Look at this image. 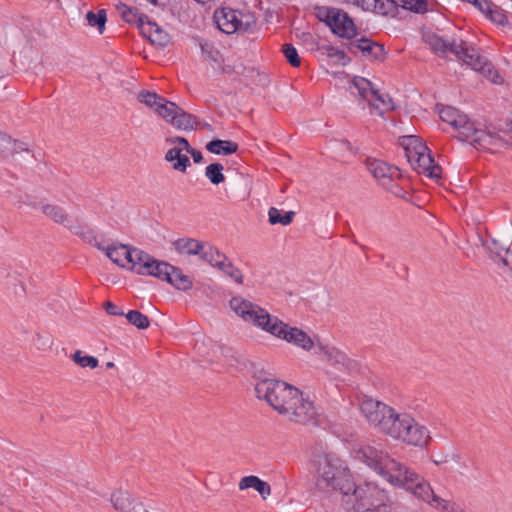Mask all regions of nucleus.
<instances>
[{"mask_svg":"<svg viewBox=\"0 0 512 512\" xmlns=\"http://www.w3.org/2000/svg\"><path fill=\"white\" fill-rule=\"evenodd\" d=\"M355 458L382 476L391 485L410 491L418 499L433 507L437 496L430 483L416 472L389 457L386 452L366 445L355 451Z\"/></svg>","mask_w":512,"mask_h":512,"instance_id":"f257e3e1","label":"nucleus"},{"mask_svg":"<svg viewBox=\"0 0 512 512\" xmlns=\"http://www.w3.org/2000/svg\"><path fill=\"white\" fill-rule=\"evenodd\" d=\"M423 40L438 56L446 58L449 54H453L458 60L471 66L473 70L481 73L492 83L501 84L503 82L502 77L493 65L486 58L479 55L474 48L469 47L466 42L449 41L430 31L423 34Z\"/></svg>","mask_w":512,"mask_h":512,"instance_id":"f03ea898","label":"nucleus"},{"mask_svg":"<svg viewBox=\"0 0 512 512\" xmlns=\"http://www.w3.org/2000/svg\"><path fill=\"white\" fill-rule=\"evenodd\" d=\"M360 411L366 421L384 435L399 441L411 418L407 412H398L384 402L367 398L360 405Z\"/></svg>","mask_w":512,"mask_h":512,"instance_id":"7ed1b4c3","label":"nucleus"},{"mask_svg":"<svg viewBox=\"0 0 512 512\" xmlns=\"http://www.w3.org/2000/svg\"><path fill=\"white\" fill-rule=\"evenodd\" d=\"M438 114L443 122H446L458 132V139L479 145L481 148L493 149L502 146V140L491 133L479 130L471 122L468 116L452 106H437Z\"/></svg>","mask_w":512,"mask_h":512,"instance_id":"20e7f679","label":"nucleus"},{"mask_svg":"<svg viewBox=\"0 0 512 512\" xmlns=\"http://www.w3.org/2000/svg\"><path fill=\"white\" fill-rule=\"evenodd\" d=\"M317 484L321 488L338 490L345 495L354 487L348 467L336 456L324 455L318 462Z\"/></svg>","mask_w":512,"mask_h":512,"instance_id":"39448f33","label":"nucleus"},{"mask_svg":"<svg viewBox=\"0 0 512 512\" xmlns=\"http://www.w3.org/2000/svg\"><path fill=\"white\" fill-rule=\"evenodd\" d=\"M255 393L259 399H264L274 410L284 417L291 405H295L300 396V391L279 380L263 379L256 383Z\"/></svg>","mask_w":512,"mask_h":512,"instance_id":"423d86ee","label":"nucleus"},{"mask_svg":"<svg viewBox=\"0 0 512 512\" xmlns=\"http://www.w3.org/2000/svg\"><path fill=\"white\" fill-rule=\"evenodd\" d=\"M344 503L348 510L355 512H388L387 495L384 490L375 484L366 483L355 486L344 496Z\"/></svg>","mask_w":512,"mask_h":512,"instance_id":"0eeeda50","label":"nucleus"},{"mask_svg":"<svg viewBox=\"0 0 512 512\" xmlns=\"http://www.w3.org/2000/svg\"><path fill=\"white\" fill-rule=\"evenodd\" d=\"M229 307L245 323L270 335L273 334L280 320L278 317L271 315L266 309L239 295L233 296L229 300Z\"/></svg>","mask_w":512,"mask_h":512,"instance_id":"6e6552de","label":"nucleus"},{"mask_svg":"<svg viewBox=\"0 0 512 512\" xmlns=\"http://www.w3.org/2000/svg\"><path fill=\"white\" fill-rule=\"evenodd\" d=\"M401 145L411 166L419 173L432 179L441 177V167L435 164L429 149L422 140L413 135L404 136Z\"/></svg>","mask_w":512,"mask_h":512,"instance_id":"1a4fd4ad","label":"nucleus"},{"mask_svg":"<svg viewBox=\"0 0 512 512\" xmlns=\"http://www.w3.org/2000/svg\"><path fill=\"white\" fill-rule=\"evenodd\" d=\"M143 275L154 276L162 281H166L181 291H188L193 286L192 278L184 274L180 268L155 258H153L149 268L144 271Z\"/></svg>","mask_w":512,"mask_h":512,"instance_id":"9d476101","label":"nucleus"},{"mask_svg":"<svg viewBox=\"0 0 512 512\" xmlns=\"http://www.w3.org/2000/svg\"><path fill=\"white\" fill-rule=\"evenodd\" d=\"M317 17L325 22L332 32L342 38H352L356 34V27L348 14L337 8L318 7Z\"/></svg>","mask_w":512,"mask_h":512,"instance_id":"9b49d317","label":"nucleus"},{"mask_svg":"<svg viewBox=\"0 0 512 512\" xmlns=\"http://www.w3.org/2000/svg\"><path fill=\"white\" fill-rule=\"evenodd\" d=\"M367 168L386 190L395 196H403V189L395 182V180L400 178V171L397 167L391 166L379 159H368Z\"/></svg>","mask_w":512,"mask_h":512,"instance_id":"f8f14e48","label":"nucleus"},{"mask_svg":"<svg viewBox=\"0 0 512 512\" xmlns=\"http://www.w3.org/2000/svg\"><path fill=\"white\" fill-rule=\"evenodd\" d=\"M155 111L161 118L178 130H191L197 124L195 117L186 113L174 102L165 99L162 100L160 105H157Z\"/></svg>","mask_w":512,"mask_h":512,"instance_id":"ddd939ff","label":"nucleus"},{"mask_svg":"<svg viewBox=\"0 0 512 512\" xmlns=\"http://www.w3.org/2000/svg\"><path fill=\"white\" fill-rule=\"evenodd\" d=\"M272 336L299 347L304 351H311L316 346L314 339L305 331L297 327H292L282 320H279L277 323Z\"/></svg>","mask_w":512,"mask_h":512,"instance_id":"4468645a","label":"nucleus"},{"mask_svg":"<svg viewBox=\"0 0 512 512\" xmlns=\"http://www.w3.org/2000/svg\"><path fill=\"white\" fill-rule=\"evenodd\" d=\"M213 18L217 27L223 33L233 34L247 30L248 22H244L243 14L229 7H221L215 10Z\"/></svg>","mask_w":512,"mask_h":512,"instance_id":"2eb2a0df","label":"nucleus"},{"mask_svg":"<svg viewBox=\"0 0 512 512\" xmlns=\"http://www.w3.org/2000/svg\"><path fill=\"white\" fill-rule=\"evenodd\" d=\"M431 436L429 429L411 416L408 428L405 429L399 442L408 446L424 448L430 443Z\"/></svg>","mask_w":512,"mask_h":512,"instance_id":"dca6fc26","label":"nucleus"},{"mask_svg":"<svg viewBox=\"0 0 512 512\" xmlns=\"http://www.w3.org/2000/svg\"><path fill=\"white\" fill-rule=\"evenodd\" d=\"M297 398L298 401L295 402V405H291V409H289L285 417L289 421L300 424L315 423L318 413L313 402L305 398L301 391L300 396Z\"/></svg>","mask_w":512,"mask_h":512,"instance_id":"f3484780","label":"nucleus"},{"mask_svg":"<svg viewBox=\"0 0 512 512\" xmlns=\"http://www.w3.org/2000/svg\"><path fill=\"white\" fill-rule=\"evenodd\" d=\"M110 502L120 512H148L142 502L138 501L129 491L118 489L112 492Z\"/></svg>","mask_w":512,"mask_h":512,"instance_id":"a211bd4d","label":"nucleus"},{"mask_svg":"<svg viewBox=\"0 0 512 512\" xmlns=\"http://www.w3.org/2000/svg\"><path fill=\"white\" fill-rule=\"evenodd\" d=\"M351 45L359 49L366 58L372 60L384 59L385 52L383 46L367 38L358 39L356 42L351 43Z\"/></svg>","mask_w":512,"mask_h":512,"instance_id":"6ab92c4d","label":"nucleus"},{"mask_svg":"<svg viewBox=\"0 0 512 512\" xmlns=\"http://www.w3.org/2000/svg\"><path fill=\"white\" fill-rule=\"evenodd\" d=\"M319 349V354L323 357L324 360L328 361L332 365L344 367H349L350 360L342 351L338 350L335 347H330L327 345H317Z\"/></svg>","mask_w":512,"mask_h":512,"instance_id":"aec40b11","label":"nucleus"},{"mask_svg":"<svg viewBox=\"0 0 512 512\" xmlns=\"http://www.w3.org/2000/svg\"><path fill=\"white\" fill-rule=\"evenodd\" d=\"M42 213L56 224L67 227L72 220L65 208L52 203H46L41 206Z\"/></svg>","mask_w":512,"mask_h":512,"instance_id":"412c9836","label":"nucleus"},{"mask_svg":"<svg viewBox=\"0 0 512 512\" xmlns=\"http://www.w3.org/2000/svg\"><path fill=\"white\" fill-rule=\"evenodd\" d=\"M129 254L131 255L129 259V265L127 268L135 271L137 274H144V271L149 268L153 257L148 253L140 250V249H130Z\"/></svg>","mask_w":512,"mask_h":512,"instance_id":"4be33fe9","label":"nucleus"},{"mask_svg":"<svg viewBox=\"0 0 512 512\" xmlns=\"http://www.w3.org/2000/svg\"><path fill=\"white\" fill-rule=\"evenodd\" d=\"M238 487L240 490H246L249 488L255 489L263 500L267 499V497L271 494L270 485L266 481H263L254 475L243 477L240 480Z\"/></svg>","mask_w":512,"mask_h":512,"instance_id":"5701e85b","label":"nucleus"},{"mask_svg":"<svg viewBox=\"0 0 512 512\" xmlns=\"http://www.w3.org/2000/svg\"><path fill=\"white\" fill-rule=\"evenodd\" d=\"M175 250L182 255H200L204 243L194 238H180L173 243Z\"/></svg>","mask_w":512,"mask_h":512,"instance_id":"b1692460","label":"nucleus"},{"mask_svg":"<svg viewBox=\"0 0 512 512\" xmlns=\"http://www.w3.org/2000/svg\"><path fill=\"white\" fill-rule=\"evenodd\" d=\"M479 11L497 25L503 26L508 23L504 10L489 3L487 0L482 1L481 4H479Z\"/></svg>","mask_w":512,"mask_h":512,"instance_id":"393cba45","label":"nucleus"},{"mask_svg":"<svg viewBox=\"0 0 512 512\" xmlns=\"http://www.w3.org/2000/svg\"><path fill=\"white\" fill-rule=\"evenodd\" d=\"M130 249L125 245H108L107 246V257L115 264L120 267H128Z\"/></svg>","mask_w":512,"mask_h":512,"instance_id":"a878e982","label":"nucleus"},{"mask_svg":"<svg viewBox=\"0 0 512 512\" xmlns=\"http://www.w3.org/2000/svg\"><path fill=\"white\" fill-rule=\"evenodd\" d=\"M165 160L172 164V168L179 172H185L190 165L187 155L181 153V148H170L165 154Z\"/></svg>","mask_w":512,"mask_h":512,"instance_id":"bb28decb","label":"nucleus"},{"mask_svg":"<svg viewBox=\"0 0 512 512\" xmlns=\"http://www.w3.org/2000/svg\"><path fill=\"white\" fill-rule=\"evenodd\" d=\"M206 149L217 155H230L238 150V144L233 141L214 139L207 143Z\"/></svg>","mask_w":512,"mask_h":512,"instance_id":"cd10ccee","label":"nucleus"},{"mask_svg":"<svg viewBox=\"0 0 512 512\" xmlns=\"http://www.w3.org/2000/svg\"><path fill=\"white\" fill-rule=\"evenodd\" d=\"M485 246L491 254L499 257L504 265H510V251L506 244L500 242L498 239H491L485 242Z\"/></svg>","mask_w":512,"mask_h":512,"instance_id":"c85d7f7f","label":"nucleus"},{"mask_svg":"<svg viewBox=\"0 0 512 512\" xmlns=\"http://www.w3.org/2000/svg\"><path fill=\"white\" fill-rule=\"evenodd\" d=\"M353 86L357 89L359 97L366 100L368 103L372 101V96L376 95L377 89L366 78L355 77L353 79Z\"/></svg>","mask_w":512,"mask_h":512,"instance_id":"c756f323","label":"nucleus"},{"mask_svg":"<svg viewBox=\"0 0 512 512\" xmlns=\"http://www.w3.org/2000/svg\"><path fill=\"white\" fill-rule=\"evenodd\" d=\"M66 228L89 244H93V241H95L96 234L94 230L89 228L86 224L71 220Z\"/></svg>","mask_w":512,"mask_h":512,"instance_id":"7c9ffc66","label":"nucleus"},{"mask_svg":"<svg viewBox=\"0 0 512 512\" xmlns=\"http://www.w3.org/2000/svg\"><path fill=\"white\" fill-rule=\"evenodd\" d=\"M350 4H353L364 11H372L382 15L387 13L383 0H352Z\"/></svg>","mask_w":512,"mask_h":512,"instance_id":"2f4dec72","label":"nucleus"},{"mask_svg":"<svg viewBox=\"0 0 512 512\" xmlns=\"http://www.w3.org/2000/svg\"><path fill=\"white\" fill-rule=\"evenodd\" d=\"M117 9L123 20L127 23L139 24L141 26L144 24V17L139 14L136 8L121 4Z\"/></svg>","mask_w":512,"mask_h":512,"instance_id":"473e14b6","label":"nucleus"},{"mask_svg":"<svg viewBox=\"0 0 512 512\" xmlns=\"http://www.w3.org/2000/svg\"><path fill=\"white\" fill-rule=\"evenodd\" d=\"M369 105L378 110L381 115L387 110L394 109L392 99L386 94L379 93L378 90H376V95L372 96Z\"/></svg>","mask_w":512,"mask_h":512,"instance_id":"72a5a7b5","label":"nucleus"},{"mask_svg":"<svg viewBox=\"0 0 512 512\" xmlns=\"http://www.w3.org/2000/svg\"><path fill=\"white\" fill-rule=\"evenodd\" d=\"M86 20L91 27H96L100 34L105 30V23L107 14L104 9H99L97 12L89 11L86 14Z\"/></svg>","mask_w":512,"mask_h":512,"instance_id":"f704fd0d","label":"nucleus"},{"mask_svg":"<svg viewBox=\"0 0 512 512\" xmlns=\"http://www.w3.org/2000/svg\"><path fill=\"white\" fill-rule=\"evenodd\" d=\"M149 40L158 46H166L169 43V35L154 23L148 22Z\"/></svg>","mask_w":512,"mask_h":512,"instance_id":"c9c22d12","label":"nucleus"},{"mask_svg":"<svg viewBox=\"0 0 512 512\" xmlns=\"http://www.w3.org/2000/svg\"><path fill=\"white\" fill-rule=\"evenodd\" d=\"M126 319L130 324L138 329H147L150 326L149 318L137 310H130L128 313H124Z\"/></svg>","mask_w":512,"mask_h":512,"instance_id":"e433bc0d","label":"nucleus"},{"mask_svg":"<svg viewBox=\"0 0 512 512\" xmlns=\"http://www.w3.org/2000/svg\"><path fill=\"white\" fill-rule=\"evenodd\" d=\"M71 359L74 361V363L82 368L95 369L99 364V361L96 357L84 355L80 350L75 351L71 355Z\"/></svg>","mask_w":512,"mask_h":512,"instance_id":"4c0bfd02","label":"nucleus"},{"mask_svg":"<svg viewBox=\"0 0 512 512\" xmlns=\"http://www.w3.org/2000/svg\"><path fill=\"white\" fill-rule=\"evenodd\" d=\"M268 217H269V223L271 225L282 224L285 226L292 222L293 217H294V212L289 211V212H286L284 215H281L280 211L277 208L271 207L268 211Z\"/></svg>","mask_w":512,"mask_h":512,"instance_id":"58836bf2","label":"nucleus"},{"mask_svg":"<svg viewBox=\"0 0 512 512\" xmlns=\"http://www.w3.org/2000/svg\"><path fill=\"white\" fill-rule=\"evenodd\" d=\"M223 165L220 163H212L208 165L205 169V176L210 180V182L214 185H218L225 180V176L222 173Z\"/></svg>","mask_w":512,"mask_h":512,"instance_id":"ea45409f","label":"nucleus"},{"mask_svg":"<svg viewBox=\"0 0 512 512\" xmlns=\"http://www.w3.org/2000/svg\"><path fill=\"white\" fill-rule=\"evenodd\" d=\"M396 6H400L404 9L411 10L416 13L426 11L425 0H391Z\"/></svg>","mask_w":512,"mask_h":512,"instance_id":"a19ab883","label":"nucleus"},{"mask_svg":"<svg viewBox=\"0 0 512 512\" xmlns=\"http://www.w3.org/2000/svg\"><path fill=\"white\" fill-rule=\"evenodd\" d=\"M17 142L0 131V155L7 156L17 151Z\"/></svg>","mask_w":512,"mask_h":512,"instance_id":"79ce46f5","label":"nucleus"},{"mask_svg":"<svg viewBox=\"0 0 512 512\" xmlns=\"http://www.w3.org/2000/svg\"><path fill=\"white\" fill-rule=\"evenodd\" d=\"M137 99L139 102L147 105L148 107H153L156 110L157 105H160L164 98L158 96L156 93L143 90L139 92Z\"/></svg>","mask_w":512,"mask_h":512,"instance_id":"37998d69","label":"nucleus"},{"mask_svg":"<svg viewBox=\"0 0 512 512\" xmlns=\"http://www.w3.org/2000/svg\"><path fill=\"white\" fill-rule=\"evenodd\" d=\"M282 52L285 55L287 61L293 67H298L301 63L300 57L298 55L297 50L292 44H284L282 47Z\"/></svg>","mask_w":512,"mask_h":512,"instance_id":"c03bdc74","label":"nucleus"},{"mask_svg":"<svg viewBox=\"0 0 512 512\" xmlns=\"http://www.w3.org/2000/svg\"><path fill=\"white\" fill-rule=\"evenodd\" d=\"M222 253L219 252L216 248L212 246H206L204 245V248H202V253H200L199 257L209 263L211 266L214 265V263L219 259Z\"/></svg>","mask_w":512,"mask_h":512,"instance_id":"a18cd8bd","label":"nucleus"},{"mask_svg":"<svg viewBox=\"0 0 512 512\" xmlns=\"http://www.w3.org/2000/svg\"><path fill=\"white\" fill-rule=\"evenodd\" d=\"M433 508L439 509L441 512H463L455 503L442 498H435Z\"/></svg>","mask_w":512,"mask_h":512,"instance_id":"49530a36","label":"nucleus"},{"mask_svg":"<svg viewBox=\"0 0 512 512\" xmlns=\"http://www.w3.org/2000/svg\"><path fill=\"white\" fill-rule=\"evenodd\" d=\"M433 508L439 509L441 512H463L455 503L442 498H435Z\"/></svg>","mask_w":512,"mask_h":512,"instance_id":"de8ad7c7","label":"nucleus"},{"mask_svg":"<svg viewBox=\"0 0 512 512\" xmlns=\"http://www.w3.org/2000/svg\"><path fill=\"white\" fill-rule=\"evenodd\" d=\"M459 456L454 453H440L434 457H432V462L437 466H442L448 464L451 461H458Z\"/></svg>","mask_w":512,"mask_h":512,"instance_id":"09e8293b","label":"nucleus"},{"mask_svg":"<svg viewBox=\"0 0 512 512\" xmlns=\"http://www.w3.org/2000/svg\"><path fill=\"white\" fill-rule=\"evenodd\" d=\"M327 54H328V57L334 59L335 61H337L338 63H340L343 66L348 64V62L350 61V59L347 57V55L345 54L344 51L339 50L334 47H329Z\"/></svg>","mask_w":512,"mask_h":512,"instance_id":"8fccbe9b","label":"nucleus"},{"mask_svg":"<svg viewBox=\"0 0 512 512\" xmlns=\"http://www.w3.org/2000/svg\"><path fill=\"white\" fill-rule=\"evenodd\" d=\"M223 273L234 280L237 284L243 283L244 278L242 272L237 267H235L232 262Z\"/></svg>","mask_w":512,"mask_h":512,"instance_id":"3c124183","label":"nucleus"},{"mask_svg":"<svg viewBox=\"0 0 512 512\" xmlns=\"http://www.w3.org/2000/svg\"><path fill=\"white\" fill-rule=\"evenodd\" d=\"M168 141L171 142L172 144L179 146L178 148H181V151L182 150H185L186 152L190 151L191 146H190L188 140L184 137L177 136V137L169 139Z\"/></svg>","mask_w":512,"mask_h":512,"instance_id":"603ef678","label":"nucleus"},{"mask_svg":"<svg viewBox=\"0 0 512 512\" xmlns=\"http://www.w3.org/2000/svg\"><path fill=\"white\" fill-rule=\"evenodd\" d=\"M201 49L203 53H207L208 57L213 60L214 62H218L219 60V52L216 50H213L212 47L208 45V43L201 44Z\"/></svg>","mask_w":512,"mask_h":512,"instance_id":"864d4df0","label":"nucleus"},{"mask_svg":"<svg viewBox=\"0 0 512 512\" xmlns=\"http://www.w3.org/2000/svg\"><path fill=\"white\" fill-rule=\"evenodd\" d=\"M230 264H231V261L228 260V258L224 254H221L219 259H217V261L214 263L213 267L224 272Z\"/></svg>","mask_w":512,"mask_h":512,"instance_id":"5fc2aeb1","label":"nucleus"},{"mask_svg":"<svg viewBox=\"0 0 512 512\" xmlns=\"http://www.w3.org/2000/svg\"><path fill=\"white\" fill-rule=\"evenodd\" d=\"M104 309L109 315H115V316L124 315L123 311H121L114 303L109 302V301L104 303Z\"/></svg>","mask_w":512,"mask_h":512,"instance_id":"6e6d98bb","label":"nucleus"},{"mask_svg":"<svg viewBox=\"0 0 512 512\" xmlns=\"http://www.w3.org/2000/svg\"><path fill=\"white\" fill-rule=\"evenodd\" d=\"M189 154H191L193 160L195 163H201L202 160H203V156H202V153L200 151H197L195 149H193L192 147L190 148V151H187Z\"/></svg>","mask_w":512,"mask_h":512,"instance_id":"4d7b16f0","label":"nucleus"},{"mask_svg":"<svg viewBox=\"0 0 512 512\" xmlns=\"http://www.w3.org/2000/svg\"><path fill=\"white\" fill-rule=\"evenodd\" d=\"M93 246H95L97 249L105 252L107 255V246H105L102 241L98 240L97 235L95 236V241H93Z\"/></svg>","mask_w":512,"mask_h":512,"instance_id":"13d9d810","label":"nucleus"},{"mask_svg":"<svg viewBox=\"0 0 512 512\" xmlns=\"http://www.w3.org/2000/svg\"><path fill=\"white\" fill-rule=\"evenodd\" d=\"M302 40L305 43H310L312 46L315 45V40H314L312 34H310V33H302Z\"/></svg>","mask_w":512,"mask_h":512,"instance_id":"bf43d9fd","label":"nucleus"},{"mask_svg":"<svg viewBox=\"0 0 512 512\" xmlns=\"http://www.w3.org/2000/svg\"><path fill=\"white\" fill-rule=\"evenodd\" d=\"M222 72L224 73H231L234 71L233 68H231L229 65H224L221 67Z\"/></svg>","mask_w":512,"mask_h":512,"instance_id":"052dcab7","label":"nucleus"},{"mask_svg":"<svg viewBox=\"0 0 512 512\" xmlns=\"http://www.w3.org/2000/svg\"><path fill=\"white\" fill-rule=\"evenodd\" d=\"M507 128L508 130L512 131V115L507 120Z\"/></svg>","mask_w":512,"mask_h":512,"instance_id":"680f3d73","label":"nucleus"},{"mask_svg":"<svg viewBox=\"0 0 512 512\" xmlns=\"http://www.w3.org/2000/svg\"><path fill=\"white\" fill-rule=\"evenodd\" d=\"M115 366L114 362H107L106 367L107 368H113Z\"/></svg>","mask_w":512,"mask_h":512,"instance_id":"e2e57ef3","label":"nucleus"},{"mask_svg":"<svg viewBox=\"0 0 512 512\" xmlns=\"http://www.w3.org/2000/svg\"><path fill=\"white\" fill-rule=\"evenodd\" d=\"M341 143H342L343 145H345V146L347 147V149H349V148H350V144H349L348 142L343 141V142H341Z\"/></svg>","mask_w":512,"mask_h":512,"instance_id":"0e129e2a","label":"nucleus"},{"mask_svg":"<svg viewBox=\"0 0 512 512\" xmlns=\"http://www.w3.org/2000/svg\"><path fill=\"white\" fill-rule=\"evenodd\" d=\"M343 1L350 4L352 0H343Z\"/></svg>","mask_w":512,"mask_h":512,"instance_id":"69168bd1","label":"nucleus"},{"mask_svg":"<svg viewBox=\"0 0 512 512\" xmlns=\"http://www.w3.org/2000/svg\"><path fill=\"white\" fill-rule=\"evenodd\" d=\"M151 2H152L153 4H156V0H151Z\"/></svg>","mask_w":512,"mask_h":512,"instance_id":"338daca9","label":"nucleus"}]
</instances>
